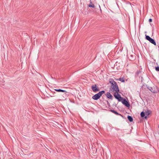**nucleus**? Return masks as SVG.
<instances>
[{
    "label": "nucleus",
    "instance_id": "2eb2a0df",
    "mask_svg": "<svg viewBox=\"0 0 159 159\" xmlns=\"http://www.w3.org/2000/svg\"><path fill=\"white\" fill-rule=\"evenodd\" d=\"M110 111L112 113H114L115 114H116L117 115H120V114H119L118 112H117L116 111H115L114 110H111Z\"/></svg>",
    "mask_w": 159,
    "mask_h": 159
},
{
    "label": "nucleus",
    "instance_id": "ddd939ff",
    "mask_svg": "<svg viewBox=\"0 0 159 159\" xmlns=\"http://www.w3.org/2000/svg\"><path fill=\"white\" fill-rule=\"evenodd\" d=\"M145 113L143 111L142 112L140 113V116L141 117H144V118L145 119H147V116H145Z\"/></svg>",
    "mask_w": 159,
    "mask_h": 159
},
{
    "label": "nucleus",
    "instance_id": "6ab92c4d",
    "mask_svg": "<svg viewBox=\"0 0 159 159\" xmlns=\"http://www.w3.org/2000/svg\"><path fill=\"white\" fill-rule=\"evenodd\" d=\"M155 70L157 71H159V66L156 67L155 68Z\"/></svg>",
    "mask_w": 159,
    "mask_h": 159
},
{
    "label": "nucleus",
    "instance_id": "4468645a",
    "mask_svg": "<svg viewBox=\"0 0 159 159\" xmlns=\"http://www.w3.org/2000/svg\"><path fill=\"white\" fill-rule=\"evenodd\" d=\"M127 118L128 120L130 122H131L133 121V118L131 116H127Z\"/></svg>",
    "mask_w": 159,
    "mask_h": 159
},
{
    "label": "nucleus",
    "instance_id": "412c9836",
    "mask_svg": "<svg viewBox=\"0 0 159 159\" xmlns=\"http://www.w3.org/2000/svg\"><path fill=\"white\" fill-rule=\"evenodd\" d=\"M99 8H100V11H102V10H101V7H100V5H99Z\"/></svg>",
    "mask_w": 159,
    "mask_h": 159
},
{
    "label": "nucleus",
    "instance_id": "aec40b11",
    "mask_svg": "<svg viewBox=\"0 0 159 159\" xmlns=\"http://www.w3.org/2000/svg\"><path fill=\"white\" fill-rule=\"evenodd\" d=\"M148 21L150 23L152 22V19L151 18H150L149 19Z\"/></svg>",
    "mask_w": 159,
    "mask_h": 159
},
{
    "label": "nucleus",
    "instance_id": "a211bd4d",
    "mask_svg": "<svg viewBox=\"0 0 159 159\" xmlns=\"http://www.w3.org/2000/svg\"><path fill=\"white\" fill-rule=\"evenodd\" d=\"M151 113V111L149 110H148L147 111L145 112V114L147 116L149 115L150 113Z\"/></svg>",
    "mask_w": 159,
    "mask_h": 159
},
{
    "label": "nucleus",
    "instance_id": "393cba45",
    "mask_svg": "<svg viewBox=\"0 0 159 159\" xmlns=\"http://www.w3.org/2000/svg\"><path fill=\"white\" fill-rule=\"evenodd\" d=\"M158 128H159V126H158Z\"/></svg>",
    "mask_w": 159,
    "mask_h": 159
},
{
    "label": "nucleus",
    "instance_id": "5701e85b",
    "mask_svg": "<svg viewBox=\"0 0 159 159\" xmlns=\"http://www.w3.org/2000/svg\"><path fill=\"white\" fill-rule=\"evenodd\" d=\"M60 41H61V40H59V43H60Z\"/></svg>",
    "mask_w": 159,
    "mask_h": 159
},
{
    "label": "nucleus",
    "instance_id": "6e6552de",
    "mask_svg": "<svg viewBox=\"0 0 159 159\" xmlns=\"http://www.w3.org/2000/svg\"><path fill=\"white\" fill-rule=\"evenodd\" d=\"M67 93H64L61 94V95L60 97V100H64L66 99L67 96L66 94Z\"/></svg>",
    "mask_w": 159,
    "mask_h": 159
},
{
    "label": "nucleus",
    "instance_id": "f03ea898",
    "mask_svg": "<svg viewBox=\"0 0 159 159\" xmlns=\"http://www.w3.org/2000/svg\"><path fill=\"white\" fill-rule=\"evenodd\" d=\"M147 88L153 93H157L159 92V89L158 88L156 85L152 84L151 86L148 85H146Z\"/></svg>",
    "mask_w": 159,
    "mask_h": 159
},
{
    "label": "nucleus",
    "instance_id": "0eeeda50",
    "mask_svg": "<svg viewBox=\"0 0 159 159\" xmlns=\"http://www.w3.org/2000/svg\"><path fill=\"white\" fill-rule=\"evenodd\" d=\"M123 101H122V104L124 105L126 107H129L130 105L129 102L127 101L125 98L122 99Z\"/></svg>",
    "mask_w": 159,
    "mask_h": 159
},
{
    "label": "nucleus",
    "instance_id": "39448f33",
    "mask_svg": "<svg viewBox=\"0 0 159 159\" xmlns=\"http://www.w3.org/2000/svg\"><path fill=\"white\" fill-rule=\"evenodd\" d=\"M128 58L130 61H133L136 59L135 54L132 52V54H130L128 55Z\"/></svg>",
    "mask_w": 159,
    "mask_h": 159
},
{
    "label": "nucleus",
    "instance_id": "9d476101",
    "mask_svg": "<svg viewBox=\"0 0 159 159\" xmlns=\"http://www.w3.org/2000/svg\"><path fill=\"white\" fill-rule=\"evenodd\" d=\"M88 7L93 8H94L95 7L94 5L92 3L91 0H90V3L88 5Z\"/></svg>",
    "mask_w": 159,
    "mask_h": 159
},
{
    "label": "nucleus",
    "instance_id": "f3484780",
    "mask_svg": "<svg viewBox=\"0 0 159 159\" xmlns=\"http://www.w3.org/2000/svg\"><path fill=\"white\" fill-rule=\"evenodd\" d=\"M149 42L152 43V44H154L155 45H156V43L155 41V40H149Z\"/></svg>",
    "mask_w": 159,
    "mask_h": 159
},
{
    "label": "nucleus",
    "instance_id": "1a4fd4ad",
    "mask_svg": "<svg viewBox=\"0 0 159 159\" xmlns=\"http://www.w3.org/2000/svg\"><path fill=\"white\" fill-rule=\"evenodd\" d=\"M106 96L107 98L109 99H111V100L113 99V96L110 94V93L107 92L106 94Z\"/></svg>",
    "mask_w": 159,
    "mask_h": 159
},
{
    "label": "nucleus",
    "instance_id": "7ed1b4c3",
    "mask_svg": "<svg viewBox=\"0 0 159 159\" xmlns=\"http://www.w3.org/2000/svg\"><path fill=\"white\" fill-rule=\"evenodd\" d=\"M105 93V91L104 90H102L100 91L97 93L93 96L92 97V98L94 100H97L99 99L101 96Z\"/></svg>",
    "mask_w": 159,
    "mask_h": 159
},
{
    "label": "nucleus",
    "instance_id": "4be33fe9",
    "mask_svg": "<svg viewBox=\"0 0 159 159\" xmlns=\"http://www.w3.org/2000/svg\"><path fill=\"white\" fill-rule=\"evenodd\" d=\"M108 105L109 104V103L108 102V101L107 102Z\"/></svg>",
    "mask_w": 159,
    "mask_h": 159
},
{
    "label": "nucleus",
    "instance_id": "9b49d317",
    "mask_svg": "<svg viewBox=\"0 0 159 159\" xmlns=\"http://www.w3.org/2000/svg\"><path fill=\"white\" fill-rule=\"evenodd\" d=\"M54 90L57 92H61L63 93H67L66 91L65 90H63L61 89H54Z\"/></svg>",
    "mask_w": 159,
    "mask_h": 159
},
{
    "label": "nucleus",
    "instance_id": "f8f14e48",
    "mask_svg": "<svg viewBox=\"0 0 159 159\" xmlns=\"http://www.w3.org/2000/svg\"><path fill=\"white\" fill-rule=\"evenodd\" d=\"M145 39L146 40H154V38H151L149 36L145 34Z\"/></svg>",
    "mask_w": 159,
    "mask_h": 159
},
{
    "label": "nucleus",
    "instance_id": "20e7f679",
    "mask_svg": "<svg viewBox=\"0 0 159 159\" xmlns=\"http://www.w3.org/2000/svg\"><path fill=\"white\" fill-rule=\"evenodd\" d=\"M91 89L93 92L94 93L97 92L100 90L99 87L96 84L92 85Z\"/></svg>",
    "mask_w": 159,
    "mask_h": 159
},
{
    "label": "nucleus",
    "instance_id": "f257e3e1",
    "mask_svg": "<svg viewBox=\"0 0 159 159\" xmlns=\"http://www.w3.org/2000/svg\"><path fill=\"white\" fill-rule=\"evenodd\" d=\"M109 81L111 84V89L113 90V91H115L116 93L119 92V89L116 82L111 79H109Z\"/></svg>",
    "mask_w": 159,
    "mask_h": 159
},
{
    "label": "nucleus",
    "instance_id": "423d86ee",
    "mask_svg": "<svg viewBox=\"0 0 159 159\" xmlns=\"http://www.w3.org/2000/svg\"><path fill=\"white\" fill-rule=\"evenodd\" d=\"M118 93L119 92L116 93L117 94L115 93L114 96L115 98L117 99L119 101H121L122 99H123V98L121 97L120 95Z\"/></svg>",
    "mask_w": 159,
    "mask_h": 159
},
{
    "label": "nucleus",
    "instance_id": "dca6fc26",
    "mask_svg": "<svg viewBox=\"0 0 159 159\" xmlns=\"http://www.w3.org/2000/svg\"><path fill=\"white\" fill-rule=\"evenodd\" d=\"M118 80H119L122 82H124L125 80L124 78H120Z\"/></svg>",
    "mask_w": 159,
    "mask_h": 159
},
{
    "label": "nucleus",
    "instance_id": "b1692460",
    "mask_svg": "<svg viewBox=\"0 0 159 159\" xmlns=\"http://www.w3.org/2000/svg\"><path fill=\"white\" fill-rule=\"evenodd\" d=\"M153 33H152V35H153Z\"/></svg>",
    "mask_w": 159,
    "mask_h": 159
}]
</instances>
